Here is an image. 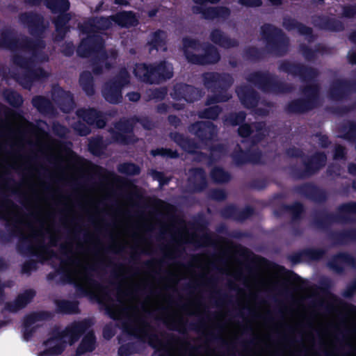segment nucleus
<instances>
[{"label": "nucleus", "instance_id": "obj_57", "mask_svg": "<svg viewBox=\"0 0 356 356\" xmlns=\"http://www.w3.org/2000/svg\"><path fill=\"white\" fill-rule=\"evenodd\" d=\"M192 11L193 13H201L202 17L206 19L213 20L216 19V7H209L202 9L200 6H193Z\"/></svg>", "mask_w": 356, "mask_h": 356}, {"label": "nucleus", "instance_id": "obj_25", "mask_svg": "<svg viewBox=\"0 0 356 356\" xmlns=\"http://www.w3.org/2000/svg\"><path fill=\"white\" fill-rule=\"evenodd\" d=\"M19 20L23 25L29 28L32 35H39L46 27L43 18L38 14H22L19 17Z\"/></svg>", "mask_w": 356, "mask_h": 356}, {"label": "nucleus", "instance_id": "obj_53", "mask_svg": "<svg viewBox=\"0 0 356 356\" xmlns=\"http://www.w3.org/2000/svg\"><path fill=\"white\" fill-rule=\"evenodd\" d=\"M305 259L309 261H319L326 254V251L321 248H307L303 249Z\"/></svg>", "mask_w": 356, "mask_h": 356}, {"label": "nucleus", "instance_id": "obj_13", "mask_svg": "<svg viewBox=\"0 0 356 356\" xmlns=\"http://www.w3.org/2000/svg\"><path fill=\"white\" fill-rule=\"evenodd\" d=\"M294 191L304 198L318 204H325L329 199L327 191L314 182H305L296 186Z\"/></svg>", "mask_w": 356, "mask_h": 356}, {"label": "nucleus", "instance_id": "obj_35", "mask_svg": "<svg viewBox=\"0 0 356 356\" xmlns=\"http://www.w3.org/2000/svg\"><path fill=\"white\" fill-rule=\"evenodd\" d=\"M113 22L122 27L136 26L138 20L132 12H122L112 16Z\"/></svg>", "mask_w": 356, "mask_h": 356}, {"label": "nucleus", "instance_id": "obj_32", "mask_svg": "<svg viewBox=\"0 0 356 356\" xmlns=\"http://www.w3.org/2000/svg\"><path fill=\"white\" fill-rule=\"evenodd\" d=\"M31 104L42 114H49L54 111L51 102L42 95L34 96L31 99Z\"/></svg>", "mask_w": 356, "mask_h": 356}, {"label": "nucleus", "instance_id": "obj_16", "mask_svg": "<svg viewBox=\"0 0 356 356\" xmlns=\"http://www.w3.org/2000/svg\"><path fill=\"white\" fill-rule=\"evenodd\" d=\"M204 94L202 89L187 83H178L174 86L170 95L176 101L184 100L188 103H193L200 99Z\"/></svg>", "mask_w": 356, "mask_h": 356}, {"label": "nucleus", "instance_id": "obj_5", "mask_svg": "<svg viewBox=\"0 0 356 356\" xmlns=\"http://www.w3.org/2000/svg\"><path fill=\"white\" fill-rule=\"evenodd\" d=\"M90 326V320L86 318L82 321L72 322L63 331H60L58 327H54L49 333L50 337L42 343L44 346L48 348L40 352L38 356H58L61 355L67 346V341L64 340L65 337H69V344L72 346L79 340Z\"/></svg>", "mask_w": 356, "mask_h": 356}, {"label": "nucleus", "instance_id": "obj_39", "mask_svg": "<svg viewBox=\"0 0 356 356\" xmlns=\"http://www.w3.org/2000/svg\"><path fill=\"white\" fill-rule=\"evenodd\" d=\"M283 26L288 31H296L301 35L309 36L312 34V30L301 24L297 22L295 19L290 18H284Z\"/></svg>", "mask_w": 356, "mask_h": 356}, {"label": "nucleus", "instance_id": "obj_55", "mask_svg": "<svg viewBox=\"0 0 356 356\" xmlns=\"http://www.w3.org/2000/svg\"><path fill=\"white\" fill-rule=\"evenodd\" d=\"M211 40L216 44H230V39L220 29H213L210 33Z\"/></svg>", "mask_w": 356, "mask_h": 356}, {"label": "nucleus", "instance_id": "obj_62", "mask_svg": "<svg viewBox=\"0 0 356 356\" xmlns=\"http://www.w3.org/2000/svg\"><path fill=\"white\" fill-rule=\"evenodd\" d=\"M232 158L237 166H241L248 163V151L243 150L239 147V150L235 151L232 154Z\"/></svg>", "mask_w": 356, "mask_h": 356}, {"label": "nucleus", "instance_id": "obj_12", "mask_svg": "<svg viewBox=\"0 0 356 356\" xmlns=\"http://www.w3.org/2000/svg\"><path fill=\"white\" fill-rule=\"evenodd\" d=\"M327 162V155L324 152H316L311 156H306L303 159L304 169L300 170L294 169V175L299 179L309 177L318 173Z\"/></svg>", "mask_w": 356, "mask_h": 356}, {"label": "nucleus", "instance_id": "obj_3", "mask_svg": "<svg viewBox=\"0 0 356 356\" xmlns=\"http://www.w3.org/2000/svg\"><path fill=\"white\" fill-rule=\"evenodd\" d=\"M46 46H0V49L13 52L11 60L13 65L22 70L17 81L26 89H30L34 82L42 81L49 74L42 67H36L37 63L49 60L44 51Z\"/></svg>", "mask_w": 356, "mask_h": 356}, {"label": "nucleus", "instance_id": "obj_52", "mask_svg": "<svg viewBox=\"0 0 356 356\" xmlns=\"http://www.w3.org/2000/svg\"><path fill=\"white\" fill-rule=\"evenodd\" d=\"M168 330L177 331L179 333H185L187 330V322L182 318L178 320L168 319L164 321Z\"/></svg>", "mask_w": 356, "mask_h": 356}, {"label": "nucleus", "instance_id": "obj_22", "mask_svg": "<svg viewBox=\"0 0 356 356\" xmlns=\"http://www.w3.org/2000/svg\"><path fill=\"white\" fill-rule=\"evenodd\" d=\"M52 99L64 113H70L74 107V100L71 92L60 87L54 89Z\"/></svg>", "mask_w": 356, "mask_h": 356}, {"label": "nucleus", "instance_id": "obj_26", "mask_svg": "<svg viewBox=\"0 0 356 356\" xmlns=\"http://www.w3.org/2000/svg\"><path fill=\"white\" fill-rule=\"evenodd\" d=\"M330 239L334 245H346L356 243V227L343 229L338 232H331Z\"/></svg>", "mask_w": 356, "mask_h": 356}, {"label": "nucleus", "instance_id": "obj_8", "mask_svg": "<svg viewBox=\"0 0 356 356\" xmlns=\"http://www.w3.org/2000/svg\"><path fill=\"white\" fill-rule=\"evenodd\" d=\"M246 81L261 91L273 94H287L293 91L291 84L278 81L277 76L269 72L256 71L250 73L245 78Z\"/></svg>", "mask_w": 356, "mask_h": 356}, {"label": "nucleus", "instance_id": "obj_1", "mask_svg": "<svg viewBox=\"0 0 356 356\" xmlns=\"http://www.w3.org/2000/svg\"><path fill=\"white\" fill-rule=\"evenodd\" d=\"M278 70L293 77H298L305 85L300 87L302 97L289 101L284 106L286 113L302 115L307 113L321 105V86L318 83H311L318 76V71L301 63L282 60Z\"/></svg>", "mask_w": 356, "mask_h": 356}, {"label": "nucleus", "instance_id": "obj_31", "mask_svg": "<svg viewBox=\"0 0 356 356\" xmlns=\"http://www.w3.org/2000/svg\"><path fill=\"white\" fill-rule=\"evenodd\" d=\"M108 144L105 143L101 135L91 137L88 140V149L91 154L95 156H100L104 154Z\"/></svg>", "mask_w": 356, "mask_h": 356}, {"label": "nucleus", "instance_id": "obj_47", "mask_svg": "<svg viewBox=\"0 0 356 356\" xmlns=\"http://www.w3.org/2000/svg\"><path fill=\"white\" fill-rule=\"evenodd\" d=\"M157 70L161 83L173 76L172 67L165 60L157 63Z\"/></svg>", "mask_w": 356, "mask_h": 356}, {"label": "nucleus", "instance_id": "obj_61", "mask_svg": "<svg viewBox=\"0 0 356 356\" xmlns=\"http://www.w3.org/2000/svg\"><path fill=\"white\" fill-rule=\"evenodd\" d=\"M269 184L267 178H255L247 184V187L250 189L262 191L265 189Z\"/></svg>", "mask_w": 356, "mask_h": 356}, {"label": "nucleus", "instance_id": "obj_46", "mask_svg": "<svg viewBox=\"0 0 356 356\" xmlns=\"http://www.w3.org/2000/svg\"><path fill=\"white\" fill-rule=\"evenodd\" d=\"M222 109L220 106L214 105L205 108L198 112V117L201 119L216 120Z\"/></svg>", "mask_w": 356, "mask_h": 356}, {"label": "nucleus", "instance_id": "obj_20", "mask_svg": "<svg viewBox=\"0 0 356 356\" xmlns=\"http://www.w3.org/2000/svg\"><path fill=\"white\" fill-rule=\"evenodd\" d=\"M241 104L248 109L255 108L259 102V95L254 88L248 85L238 87L236 90Z\"/></svg>", "mask_w": 356, "mask_h": 356}, {"label": "nucleus", "instance_id": "obj_21", "mask_svg": "<svg viewBox=\"0 0 356 356\" xmlns=\"http://www.w3.org/2000/svg\"><path fill=\"white\" fill-rule=\"evenodd\" d=\"M35 296V291L33 289H27L23 293H19L13 302L5 303L1 313L7 311L10 313H16L24 309Z\"/></svg>", "mask_w": 356, "mask_h": 356}, {"label": "nucleus", "instance_id": "obj_10", "mask_svg": "<svg viewBox=\"0 0 356 356\" xmlns=\"http://www.w3.org/2000/svg\"><path fill=\"white\" fill-rule=\"evenodd\" d=\"M130 83V75L126 69H122L112 79L104 84L102 94L105 100L111 104H117L122 99V90Z\"/></svg>", "mask_w": 356, "mask_h": 356}, {"label": "nucleus", "instance_id": "obj_11", "mask_svg": "<svg viewBox=\"0 0 356 356\" xmlns=\"http://www.w3.org/2000/svg\"><path fill=\"white\" fill-rule=\"evenodd\" d=\"M60 250L61 254L66 257V259H61V265L56 268V271L58 274L61 275L63 282L69 284H74L76 292L79 297L90 296L92 298H97V296L84 285L75 282L71 271L65 266L67 264H79V260L68 255L67 246L62 245H60Z\"/></svg>", "mask_w": 356, "mask_h": 356}, {"label": "nucleus", "instance_id": "obj_6", "mask_svg": "<svg viewBox=\"0 0 356 356\" xmlns=\"http://www.w3.org/2000/svg\"><path fill=\"white\" fill-rule=\"evenodd\" d=\"M202 76L204 87L213 93L207 96L206 106L227 102L232 98L228 90L234 83V78L230 74L207 72L203 73Z\"/></svg>", "mask_w": 356, "mask_h": 356}, {"label": "nucleus", "instance_id": "obj_56", "mask_svg": "<svg viewBox=\"0 0 356 356\" xmlns=\"http://www.w3.org/2000/svg\"><path fill=\"white\" fill-rule=\"evenodd\" d=\"M113 21L112 20V17H97L93 19L90 22V24L92 26H94V29L97 30H106L111 27Z\"/></svg>", "mask_w": 356, "mask_h": 356}, {"label": "nucleus", "instance_id": "obj_43", "mask_svg": "<svg viewBox=\"0 0 356 356\" xmlns=\"http://www.w3.org/2000/svg\"><path fill=\"white\" fill-rule=\"evenodd\" d=\"M186 59L189 63L202 65V54H197L194 50H198L200 46H181Z\"/></svg>", "mask_w": 356, "mask_h": 356}, {"label": "nucleus", "instance_id": "obj_24", "mask_svg": "<svg viewBox=\"0 0 356 356\" xmlns=\"http://www.w3.org/2000/svg\"><path fill=\"white\" fill-rule=\"evenodd\" d=\"M191 176L188 178V186L194 193H201L208 186L207 175L202 168L191 169Z\"/></svg>", "mask_w": 356, "mask_h": 356}, {"label": "nucleus", "instance_id": "obj_60", "mask_svg": "<svg viewBox=\"0 0 356 356\" xmlns=\"http://www.w3.org/2000/svg\"><path fill=\"white\" fill-rule=\"evenodd\" d=\"M95 270L96 269L94 266H90L84 267L85 280L86 283L92 288L104 289V286L101 285L97 280H94L90 274V272L95 271Z\"/></svg>", "mask_w": 356, "mask_h": 356}, {"label": "nucleus", "instance_id": "obj_40", "mask_svg": "<svg viewBox=\"0 0 356 356\" xmlns=\"http://www.w3.org/2000/svg\"><path fill=\"white\" fill-rule=\"evenodd\" d=\"M4 99L13 108H20L23 103L24 99L20 93L12 89H6L3 92Z\"/></svg>", "mask_w": 356, "mask_h": 356}, {"label": "nucleus", "instance_id": "obj_9", "mask_svg": "<svg viewBox=\"0 0 356 356\" xmlns=\"http://www.w3.org/2000/svg\"><path fill=\"white\" fill-rule=\"evenodd\" d=\"M106 46H76V52L79 57L90 58L92 71L95 75H100L104 69L110 70L111 64L107 60L108 56Z\"/></svg>", "mask_w": 356, "mask_h": 356}, {"label": "nucleus", "instance_id": "obj_59", "mask_svg": "<svg viewBox=\"0 0 356 356\" xmlns=\"http://www.w3.org/2000/svg\"><path fill=\"white\" fill-rule=\"evenodd\" d=\"M166 42V32L162 30H157L150 35L147 44H160Z\"/></svg>", "mask_w": 356, "mask_h": 356}, {"label": "nucleus", "instance_id": "obj_27", "mask_svg": "<svg viewBox=\"0 0 356 356\" xmlns=\"http://www.w3.org/2000/svg\"><path fill=\"white\" fill-rule=\"evenodd\" d=\"M170 138L184 151L193 154L197 149H198L197 143L194 139L188 138L184 134L173 131L170 133Z\"/></svg>", "mask_w": 356, "mask_h": 356}, {"label": "nucleus", "instance_id": "obj_2", "mask_svg": "<svg viewBox=\"0 0 356 356\" xmlns=\"http://www.w3.org/2000/svg\"><path fill=\"white\" fill-rule=\"evenodd\" d=\"M0 209L5 207H17V205L6 196L1 194ZM0 220L6 221V228L8 233L0 229V243L6 244L14 237H18L16 249L18 252L24 255L39 256L36 249L42 251L49 258H58L56 252L44 244V233L42 229L33 232L29 236L23 234L21 225L23 222L17 218H13L10 222L6 216L0 211Z\"/></svg>", "mask_w": 356, "mask_h": 356}, {"label": "nucleus", "instance_id": "obj_36", "mask_svg": "<svg viewBox=\"0 0 356 356\" xmlns=\"http://www.w3.org/2000/svg\"><path fill=\"white\" fill-rule=\"evenodd\" d=\"M79 85L87 96L94 95L95 92L94 79L90 72L83 71L80 74Z\"/></svg>", "mask_w": 356, "mask_h": 356}, {"label": "nucleus", "instance_id": "obj_23", "mask_svg": "<svg viewBox=\"0 0 356 356\" xmlns=\"http://www.w3.org/2000/svg\"><path fill=\"white\" fill-rule=\"evenodd\" d=\"M261 38L267 42L273 44H284L288 43V39L283 31L273 25L264 24L261 27Z\"/></svg>", "mask_w": 356, "mask_h": 356}, {"label": "nucleus", "instance_id": "obj_37", "mask_svg": "<svg viewBox=\"0 0 356 356\" xmlns=\"http://www.w3.org/2000/svg\"><path fill=\"white\" fill-rule=\"evenodd\" d=\"M252 125L255 130V134H252L250 137V143L252 145H256L264 140L268 134L269 130L266 123L264 121L256 122Z\"/></svg>", "mask_w": 356, "mask_h": 356}, {"label": "nucleus", "instance_id": "obj_42", "mask_svg": "<svg viewBox=\"0 0 356 356\" xmlns=\"http://www.w3.org/2000/svg\"><path fill=\"white\" fill-rule=\"evenodd\" d=\"M110 132L111 134L112 140L115 143L127 145L134 144L137 141L134 134L129 135L127 134H124L120 131L113 129H111Z\"/></svg>", "mask_w": 356, "mask_h": 356}, {"label": "nucleus", "instance_id": "obj_44", "mask_svg": "<svg viewBox=\"0 0 356 356\" xmlns=\"http://www.w3.org/2000/svg\"><path fill=\"white\" fill-rule=\"evenodd\" d=\"M134 116L129 118H122L117 122L114 127L116 130L129 135L134 134V129L135 127Z\"/></svg>", "mask_w": 356, "mask_h": 356}, {"label": "nucleus", "instance_id": "obj_58", "mask_svg": "<svg viewBox=\"0 0 356 356\" xmlns=\"http://www.w3.org/2000/svg\"><path fill=\"white\" fill-rule=\"evenodd\" d=\"M238 208L234 204H229L223 207L220 211V216L225 219H231L237 221Z\"/></svg>", "mask_w": 356, "mask_h": 356}, {"label": "nucleus", "instance_id": "obj_64", "mask_svg": "<svg viewBox=\"0 0 356 356\" xmlns=\"http://www.w3.org/2000/svg\"><path fill=\"white\" fill-rule=\"evenodd\" d=\"M248 151V163L260 164L263 154L261 151L259 149H249Z\"/></svg>", "mask_w": 356, "mask_h": 356}, {"label": "nucleus", "instance_id": "obj_18", "mask_svg": "<svg viewBox=\"0 0 356 356\" xmlns=\"http://www.w3.org/2000/svg\"><path fill=\"white\" fill-rule=\"evenodd\" d=\"M216 129L217 127L210 121L196 122L190 127V131L202 143L211 140L216 134Z\"/></svg>", "mask_w": 356, "mask_h": 356}, {"label": "nucleus", "instance_id": "obj_48", "mask_svg": "<svg viewBox=\"0 0 356 356\" xmlns=\"http://www.w3.org/2000/svg\"><path fill=\"white\" fill-rule=\"evenodd\" d=\"M46 6L53 13H63L70 8V3L67 0H46Z\"/></svg>", "mask_w": 356, "mask_h": 356}, {"label": "nucleus", "instance_id": "obj_19", "mask_svg": "<svg viewBox=\"0 0 356 356\" xmlns=\"http://www.w3.org/2000/svg\"><path fill=\"white\" fill-rule=\"evenodd\" d=\"M77 116L87 124L98 129H103L106 124V120L103 113L94 108H81L76 111Z\"/></svg>", "mask_w": 356, "mask_h": 356}, {"label": "nucleus", "instance_id": "obj_14", "mask_svg": "<svg viewBox=\"0 0 356 356\" xmlns=\"http://www.w3.org/2000/svg\"><path fill=\"white\" fill-rule=\"evenodd\" d=\"M353 93H356V79H334L328 90L329 97L334 101L346 100Z\"/></svg>", "mask_w": 356, "mask_h": 356}, {"label": "nucleus", "instance_id": "obj_41", "mask_svg": "<svg viewBox=\"0 0 356 356\" xmlns=\"http://www.w3.org/2000/svg\"><path fill=\"white\" fill-rule=\"evenodd\" d=\"M210 177L216 184L228 183L232 179L230 173L219 166H216L211 169Z\"/></svg>", "mask_w": 356, "mask_h": 356}, {"label": "nucleus", "instance_id": "obj_33", "mask_svg": "<svg viewBox=\"0 0 356 356\" xmlns=\"http://www.w3.org/2000/svg\"><path fill=\"white\" fill-rule=\"evenodd\" d=\"M56 312L63 314H79V302L77 301H70L67 300H58L55 302Z\"/></svg>", "mask_w": 356, "mask_h": 356}, {"label": "nucleus", "instance_id": "obj_38", "mask_svg": "<svg viewBox=\"0 0 356 356\" xmlns=\"http://www.w3.org/2000/svg\"><path fill=\"white\" fill-rule=\"evenodd\" d=\"M204 54H202V65L216 64L220 59V53L217 46H204Z\"/></svg>", "mask_w": 356, "mask_h": 356}, {"label": "nucleus", "instance_id": "obj_49", "mask_svg": "<svg viewBox=\"0 0 356 356\" xmlns=\"http://www.w3.org/2000/svg\"><path fill=\"white\" fill-rule=\"evenodd\" d=\"M225 153L226 147L223 144L218 143L212 145L210 147V154L208 156V165H212L217 159H220L221 156L225 155Z\"/></svg>", "mask_w": 356, "mask_h": 356}, {"label": "nucleus", "instance_id": "obj_50", "mask_svg": "<svg viewBox=\"0 0 356 356\" xmlns=\"http://www.w3.org/2000/svg\"><path fill=\"white\" fill-rule=\"evenodd\" d=\"M149 64L138 63L134 70L135 76L142 82L148 83Z\"/></svg>", "mask_w": 356, "mask_h": 356}, {"label": "nucleus", "instance_id": "obj_51", "mask_svg": "<svg viewBox=\"0 0 356 356\" xmlns=\"http://www.w3.org/2000/svg\"><path fill=\"white\" fill-rule=\"evenodd\" d=\"M318 25L322 29L332 31H340L344 28L343 23L335 19H322V22Z\"/></svg>", "mask_w": 356, "mask_h": 356}, {"label": "nucleus", "instance_id": "obj_28", "mask_svg": "<svg viewBox=\"0 0 356 356\" xmlns=\"http://www.w3.org/2000/svg\"><path fill=\"white\" fill-rule=\"evenodd\" d=\"M280 213H289L291 216V221H300L305 212V209L300 202H295L291 204H282L279 208Z\"/></svg>", "mask_w": 356, "mask_h": 356}, {"label": "nucleus", "instance_id": "obj_45", "mask_svg": "<svg viewBox=\"0 0 356 356\" xmlns=\"http://www.w3.org/2000/svg\"><path fill=\"white\" fill-rule=\"evenodd\" d=\"M118 171L127 176H136L140 175L141 169L140 166L132 162H124L117 167Z\"/></svg>", "mask_w": 356, "mask_h": 356}, {"label": "nucleus", "instance_id": "obj_17", "mask_svg": "<svg viewBox=\"0 0 356 356\" xmlns=\"http://www.w3.org/2000/svg\"><path fill=\"white\" fill-rule=\"evenodd\" d=\"M327 266L336 273L342 274L345 266L356 268V259L348 252H339L330 258Z\"/></svg>", "mask_w": 356, "mask_h": 356}, {"label": "nucleus", "instance_id": "obj_4", "mask_svg": "<svg viewBox=\"0 0 356 356\" xmlns=\"http://www.w3.org/2000/svg\"><path fill=\"white\" fill-rule=\"evenodd\" d=\"M122 328L124 332L138 339H147L149 346L159 352L157 356H172V346L179 341V338L175 334L166 333L162 334L166 341H162L157 334L152 332L154 327L143 318L134 319L127 316L122 322Z\"/></svg>", "mask_w": 356, "mask_h": 356}, {"label": "nucleus", "instance_id": "obj_15", "mask_svg": "<svg viewBox=\"0 0 356 356\" xmlns=\"http://www.w3.org/2000/svg\"><path fill=\"white\" fill-rule=\"evenodd\" d=\"M248 47L244 51L243 57L248 60L257 62L264 59L266 53L282 56L288 52L290 46H264V48L261 49L257 48V46Z\"/></svg>", "mask_w": 356, "mask_h": 356}, {"label": "nucleus", "instance_id": "obj_63", "mask_svg": "<svg viewBox=\"0 0 356 356\" xmlns=\"http://www.w3.org/2000/svg\"><path fill=\"white\" fill-rule=\"evenodd\" d=\"M246 118V113L244 111H239L238 113H234L229 114L227 120L232 126H238V127L245 123V120Z\"/></svg>", "mask_w": 356, "mask_h": 356}, {"label": "nucleus", "instance_id": "obj_54", "mask_svg": "<svg viewBox=\"0 0 356 356\" xmlns=\"http://www.w3.org/2000/svg\"><path fill=\"white\" fill-rule=\"evenodd\" d=\"M300 51L302 53L305 59L307 61H312L316 58L317 52L323 51L327 46H315L317 47L315 50L312 49L311 46H299Z\"/></svg>", "mask_w": 356, "mask_h": 356}, {"label": "nucleus", "instance_id": "obj_29", "mask_svg": "<svg viewBox=\"0 0 356 356\" xmlns=\"http://www.w3.org/2000/svg\"><path fill=\"white\" fill-rule=\"evenodd\" d=\"M96 337L92 331L86 333L76 349V356L94 351L96 348Z\"/></svg>", "mask_w": 356, "mask_h": 356}, {"label": "nucleus", "instance_id": "obj_30", "mask_svg": "<svg viewBox=\"0 0 356 356\" xmlns=\"http://www.w3.org/2000/svg\"><path fill=\"white\" fill-rule=\"evenodd\" d=\"M54 316V313L49 311L31 312L24 317L23 327H32L37 321L51 320Z\"/></svg>", "mask_w": 356, "mask_h": 356}, {"label": "nucleus", "instance_id": "obj_34", "mask_svg": "<svg viewBox=\"0 0 356 356\" xmlns=\"http://www.w3.org/2000/svg\"><path fill=\"white\" fill-rule=\"evenodd\" d=\"M339 131L341 134L340 138L353 143L356 140V122L348 120L339 127Z\"/></svg>", "mask_w": 356, "mask_h": 356}, {"label": "nucleus", "instance_id": "obj_7", "mask_svg": "<svg viewBox=\"0 0 356 356\" xmlns=\"http://www.w3.org/2000/svg\"><path fill=\"white\" fill-rule=\"evenodd\" d=\"M356 202L350 201L339 204L336 213L323 210L314 215L312 224L318 229L327 230L334 223L353 224L356 222Z\"/></svg>", "mask_w": 356, "mask_h": 356}]
</instances>
